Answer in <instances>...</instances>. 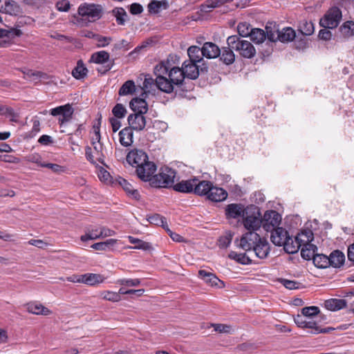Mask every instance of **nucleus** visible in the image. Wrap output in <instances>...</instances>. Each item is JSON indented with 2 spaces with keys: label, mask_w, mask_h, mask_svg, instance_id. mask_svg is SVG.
I'll return each mask as SVG.
<instances>
[{
  "label": "nucleus",
  "mask_w": 354,
  "mask_h": 354,
  "mask_svg": "<svg viewBox=\"0 0 354 354\" xmlns=\"http://www.w3.org/2000/svg\"><path fill=\"white\" fill-rule=\"evenodd\" d=\"M339 30L344 37H350L354 35V22L348 21L344 23Z\"/></svg>",
  "instance_id": "44"
},
{
  "label": "nucleus",
  "mask_w": 354,
  "mask_h": 354,
  "mask_svg": "<svg viewBox=\"0 0 354 354\" xmlns=\"http://www.w3.org/2000/svg\"><path fill=\"white\" fill-rule=\"evenodd\" d=\"M139 279H120L117 281V283L121 286L128 287H136L140 284Z\"/></svg>",
  "instance_id": "56"
},
{
  "label": "nucleus",
  "mask_w": 354,
  "mask_h": 354,
  "mask_svg": "<svg viewBox=\"0 0 354 354\" xmlns=\"http://www.w3.org/2000/svg\"><path fill=\"white\" fill-rule=\"evenodd\" d=\"M182 69L185 77L189 79L195 80L199 75L198 66L196 62L185 61L183 64Z\"/></svg>",
  "instance_id": "19"
},
{
  "label": "nucleus",
  "mask_w": 354,
  "mask_h": 354,
  "mask_svg": "<svg viewBox=\"0 0 354 354\" xmlns=\"http://www.w3.org/2000/svg\"><path fill=\"white\" fill-rule=\"evenodd\" d=\"M22 34V31L18 28L3 29L0 28V47H8L13 43V39L15 37H19Z\"/></svg>",
  "instance_id": "9"
},
{
  "label": "nucleus",
  "mask_w": 354,
  "mask_h": 354,
  "mask_svg": "<svg viewBox=\"0 0 354 354\" xmlns=\"http://www.w3.org/2000/svg\"><path fill=\"white\" fill-rule=\"evenodd\" d=\"M4 13L17 15L21 12L19 4L13 0H5Z\"/></svg>",
  "instance_id": "39"
},
{
  "label": "nucleus",
  "mask_w": 354,
  "mask_h": 354,
  "mask_svg": "<svg viewBox=\"0 0 354 354\" xmlns=\"http://www.w3.org/2000/svg\"><path fill=\"white\" fill-rule=\"evenodd\" d=\"M255 255L259 259H265L270 252V246L268 242L264 238H260L252 250Z\"/></svg>",
  "instance_id": "18"
},
{
  "label": "nucleus",
  "mask_w": 354,
  "mask_h": 354,
  "mask_svg": "<svg viewBox=\"0 0 354 354\" xmlns=\"http://www.w3.org/2000/svg\"><path fill=\"white\" fill-rule=\"evenodd\" d=\"M215 331L223 333H231L232 328L231 326L222 324H212Z\"/></svg>",
  "instance_id": "64"
},
{
  "label": "nucleus",
  "mask_w": 354,
  "mask_h": 354,
  "mask_svg": "<svg viewBox=\"0 0 354 354\" xmlns=\"http://www.w3.org/2000/svg\"><path fill=\"white\" fill-rule=\"evenodd\" d=\"M73 113L74 109L70 104L57 106L50 111V113L53 116L59 117L58 122L60 126L68 122L72 119Z\"/></svg>",
  "instance_id": "7"
},
{
  "label": "nucleus",
  "mask_w": 354,
  "mask_h": 354,
  "mask_svg": "<svg viewBox=\"0 0 354 354\" xmlns=\"http://www.w3.org/2000/svg\"><path fill=\"white\" fill-rule=\"evenodd\" d=\"M187 55L189 59L188 61L198 63L203 59V53L202 48L196 46H192L187 49Z\"/></svg>",
  "instance_id": "34"
},
{
  "label": "nucleus",
  "mask_w": 354,
  "mask_h": 354,
  "mask_svg": "<svg viewBox=\"0 0 354 354\" xmlns=\"http://www.w3.org/2000/svg\"><path fill=\"white\" fill-rule=\"evenodd\" d=\"M148 160L147 153L142 150L134 149L131 151L127 156V161L133 167L138 168L141 165Z\"/></svg>",
  "instance_id": "12"
},
{
  "label": "nucleus",
  "mask_w": 354,
  "mask_h": 354,
  "mask_svg": "<svg viewBox=\"0 0 354 354\" xmlns=\"http://www.w3.org/2000/svg\"><path fill=\"white\" fill-rule=\"evenodd\" d=\"M88 72L87 68L84 66V64L82 60H79L77 63V66L72 71L73 76L77 80L84 78Z\"/></svg>",
  "instance_id": "45"
},
{
  "label": "nucleus",
  "mask_w": 354,
  "mask_h": 354,
  "mask_svg": "<svg viewBox=\"0 0 354 354\" xmlns=\"http://www.w3.org/2000/svg\"><path fill=\"white\" fill-rule=\"evenodd\" d=\"M261 223V214L259 209L254 205L247 207L243 220L244 227L248 232L254 231L257 232L260 229Z\"/></svg>",
  "instance_id": "3"
},
{
  "label": "nucleus",
  "mask_w": 354,
  "mask_h": 354,
  "mask_svg": "<svg viewBox=\"0 0 354 354\" xmlns=\"http://www.w3.org/2000/svg\"><path fill=\"white\" fill-rule=\"evenodd\" d=\"M27 311L35 315H49L52 311L42 304L37 302L27 304Z\"/></svg>",
  "instance_id": "24"
},
{
  "label": "nucleus",
  "mask_w": 354,
  "mask_h": 354,
  "mask_svg": "<svg viewBox=\"0 0 354 354\" xmlns=\"http://www.w3.org/2000/svg\"><path fill=\"white\" fill-rule=\"evenodd\" d=\"M171 68L169 61L161 62L154 68V74L156 76V84L157 88L162 92L170 93L174 88L168 82V74Z\"/></svg>",
  "instance_id": "1"
},
{
  "label": "nucleus",
  "mask_w": 354,
  "mask_h": 354,
  "mask_svg": "<svg viewBox=\"0 0 354 354\" xmlns=\"http://www.w3.org/2000/svg\"><path fill=\"white\" fill-rule=\"evenodd\" d=\"M212 185V183L208 180H198L195 183L193 192L198 196H207Z\"/></svg>",
  "instance_id": "26"
},
{
  "label": "nucleus",
  "mask_w": 354,
  "mask_h": 354,
  "mask_svg": "<svg viewBox=\"0 0 354 354\" xmlns=\"http://www.w3.org/2000/svg\"><path fill=\"white\" fill-rule=\"evenodd\" d=\"M95 40H96V41L97 42V46L98 48H102L108 46L109 43L112 41V38L110 37H104L97 34Z\"/></svg>",
  "instance_id": "60"
},
{
  "label": "nucleus",
  "mask_w": 354,
  "mask_h": 354,
  "mask_svg": "<svg viewBox=\"0 0 354 354\" xmlns=\"http://www.w3.org/2000/svg\"><path fill=\"white\" fill-rule=\"evenodd\" d=\"M156 171V165L148 160L136 169V173L139 178L144 181H149L151 184V180Z\"/></svg>",
  "instance_id": "10"
},
{
  "label": "nucleus",
  "mask_w": 354,
  "mask_h": 354,
  "mask_svg": "<svg viewBox=\"0 0 354 354\" xmlns=\"http://www.w3.org/2000/svg\"><path fill=\"white\" fill-rule=\"evenodd\" d=\"M227 192L225 189L214 186L213 185L207 196V198L213 202L223 201L227 198Z\"/></svg>",
  "instance_id": "20"
},
{
  "label": "nucleus",
  "mask_w": 354,
  "mask_h": 354,
  "mask_svg": "<svg viewBox=\"0 0 354 354\" xmlns=\"http://www.w3.org/2000/svg\"><path fill=\"white\" fill-rule=\"evenodd\" d=\"M100 295L103 299L113 302H117L121 299L119 294L113 291H103L100 293Z\"/></svg>",
  "instance_id": "53"
},
{
  "label": "nucleus",
  "mask_w": 354,
  "mask_h": 354,
  "mask_svg": "<svg viewBox=\"0 0 354 354\" xmlns=\"http://www.w3.org/2000/svg\"><path fill=\"white\" fill-rule=\"evenodd\" d=\"M176 172L169 167L162 168L158 174L153 176L151 185L156 187H171L174 184Z\"/></svg>",
  "instance_id": "4"
},
{
  "label": "nucleus",
  "mask_w": 354,
  "mask_h": 354,
  "mask_svg": "<svg viewBox=\"0 0 354 354\" xmlns=\"http://www.w3.org/2000/svg\"><path fill=\"white\" fill-rule=\"evenodd\" d=\"M117 239H109L103 242H98L93 244L91 247L95 250L100 251H107L111 250L118 243Z\"/></svg>",
  "instance_id": "35"
},
{
  "label": "nucleus",
  "mask_w": 354,
  "mask_h": 354,
  "mask_svg": "<svg viewBox=\"0 0 354 354\" xmlns=\"http://www.w3.org/2000/svg\"><path fill=\"white\" fill-rule=\"evenodd\" d=\"M342 11L337 7L330 8L320 19L319 24L325 28H336L342 19Z\"/></svg>",
  "instance_id": "6"
},
{
  "label": "nucleus",
  "mask_w": 354,
  "mask_h": 354,
  "mask_svg": "<svg viewBox=\"0 0 354 354\" xmlns=\"http://www.w3.org/2000/svg\"><path fill=\"white\" fill-rule=\"evenodd\" d=\"M229 0H206L201 6V10L204 12H210L212 9L218 8Z\"/></svg>",
  "instance_id": "36"
},
{
  "label": "nucleus",
  "mask_w": 354,
  "mask_h": 354,
  "mask_svg": "<svg viewBox=\"0 0 354 354\" xmlns=\"http://www.w3.org/2000/svg\"><path fill=\"white\" fill-rule=\"evenodd\" d=\"M118 182L121 187L128 194H129L133 198H139L140 194L138 191L134 189L132 185L130 184L126 179L120 178Z\"/></svg>",
  "instance_id": "38"
},
{
  "label": "nucleus",
  "mask_w": 354,
  "mask_h": 354,
  "mask_svg": "<svg viewBox=\"0 0 354 354\" xmlns=\"http://www.w3.org/2000/svg\"><path fill=\"white\" fill-rule=\"evenodd\" d=\"M230 46L223 47L221 49V54L218 55L220 60L226 65H230L234 62L235 55Z\"/></svg>",
  "instance_id": "25"
},
{
  "label": "nucleus",
  "mask_w": 354,
  "mask_h": 354,
  "mask_svg": "<svg viewBox=\"0 0 354 354\" xmlns=\"http://www.w3.org/2000/svg\"><path fill=\"white\" fill-rule=\"evenodd\" d=\"M82 283L88 286H93L97 284L103 283L105 281V277L100 274L95 273H86L82 274Z\"/></svg>",
  "instance_id": "23"
},
{
  "label": "nucleus",
  "mask_w": 354,
  "mask_h": 354,
  "mask_svg": "<svg viewBox=\"0 0 354 354\" xmlns=\"http://www.w3.org/2000/svg\"><path fill=\"white\" fill-rule=\"evenodd\" d=\"M298 30L303 35L310 36L315 30L314 24L312 21H308L305 19L299 22Z\"/></svg>",
  "instance_id": "41"
},
{
  "label": "nucleus",
  "mask_w": 354,
  "mask_h": 354,
  "mask_svg": "<svg viewBox=\"0 0 354 354\" xmlns=\"http://www.w3.org/2000/svg\"><path fill=\"white\" fill-rule=\"evenodd\" d=\"M227 45L237 51L245 58H252L256 55L254 46L248 41L241 39L237 35L229 36L227 39Z\"/></svg>",
  "instance_id": "2"
},
{
  "label": "nucleus",
  "mask_w": 354,
  "mask_h": 354,
  "mask_svg": "<svg viewBox=\"0 0 354 354\" xmlns=\"http://www.w3.org/2000/svg\"><path fill=\"white\" fill-rule=\"evenodd\" d=\"M346 301L343 299H330L324 302V306L327 310L336 311L345 308Z\"/></svg>",
  "instance_id": "30"
},
{
  "label": "nucleus",
  "mask_w": 354,
  "mask_h": 354,
  "mask_svg": "<svg viewBox=\"0 0 354 354\" xmlns=\"http://www.w3.org/2000/svg\"><path fill=\"white\" fill-rule=\"evenodd\" d=\"M120 142L124 147H129L133 143V129L130 127H125L119 133Z\"/></svg>",
  "instance_id": "28"
},
{
  "label": "nucleus",
  "mask_w": 354,
  "mask_h": 354,
  "mask_svg": "<svg viewBox=\"0 0 354 354\" xmlns=\"http://www.w3.org/2000/svg\"><path fill=\"white\" fill-rule=\"evenodd\" d=\"M305 328L310 329V333L311 334L327 333L330 330H332V328H322L320 326H319L315 322L308 320L306 322V326H305Z\"/></svg>",
  "instance_id": "47"
},
{
  "label": "nucleus",
  "mask_w": 354,
  "mask_h": 354,
  "mask_svg": "<svg viewBox=\"0 0 354 354\" xmlns=\"http://www.w3.org/2000/svg\"><path fill=\"white\" fill-rule=\"evenodd\" d=\"M301 249V257L306 260L313 259L314 257L317 254H315L317 248L315 245L311 243H307L306 244H303L300 248Z\"/></svg>",
  "instance_id": "32"
},
{
  "label": "nucleus",
  "mask_w": 354,
  "mask_h": 354,
  "mask_svg": "<svg viewBox=\"0 0 354 354\" xmlns=\"http://www.w3.org/2000/svg\"><path fill=\"white\" fill-rule=\"evenodd\" d=\"M232 241V234L230 232L226 233L225 235L222 236L219 238L218 241V246L221 248H227Z\"/></svg>",
  "instance_id": "58"
},
{
  "label": "nucleus",
  "mask_w": 354,
  "mask_h": 354,
  "mask_svg": "<svg viewBox=\"0 0 354 354\" xmlns=\"http://www.w3.org/2000/svg\"><path fill=\"white\" fill-rule=\"evenodd\" d=\"M127 109L122 104H117L112 109V113L115 118L121 119L125 117Z\"/></svg>",
  "instance_id": "54"
},
{
  "label": "nucleus",
  "mask_w": 354,
  "mask_h": 354,
  "mask_svg": "<svg viewBox=\"0 0 354 354\" xmlns=\"http://www.w3.org/2000/svg\"><path fill=\"white\" fill-rule=\"evenodd\" d=\"M261 225L267 232H272L277 227L281 221V215L274 210L267 211L261 217Z\"/></svg>",
  "instance_id": "8"
},
{
  "label": "nucleus",
  "mask_w": 354,
  "mask_h": 354,
  "mask_svg": "<svg viewBox=\"0 0 354 354\" xmlns=\"http://www.w3.org/2000/svg\"><path fill=\"white\" fill-rule=\"evenodd\" d=\"M246 212V208L241 204L231 203L225 207V215L228 218H237L242 216H244Z\"/></svg>",
  "instance_id": "14"
},
{
  "label": "nucleus",
  "mask_w": 354,
  "mask_h": 354,
  "mask_svg": "<svg viewBox=\"0 0 354 354\" xmlns=\"http://www.w3.org/2000/svg\"><path fill=\"white\" fill-rule=\"evenodd\" d=\"M330 266L333 268L341 267L345 261V256L339 250H335L329 255Z\"/></svg>",
  "instance_id": "33"
},
{
  "label": "nucleus",
  "mask_w": 354,
  "mask_h": 354,
  "mask_svg": "<svg viewBox=\"0 0 354 354\" xmlns=\"http://www.w3.org/2000/svg\"><path fill=\"white\" fill-rule=\"evenodd\" d=\"M145 113H134L128 117L129 127L136 131H142L146 126Z\"/></svg>",
  "instance_id": "13"
},
{
  "label": "nucleus",
  "mask_w": 354,
  "mask_h": 354,
  "mask_svg": "<svg viewBox=\"0 0 354 354\" xmlns=\"http://www.w3.org/2000/svg\"><path fill=\"white\" fill-rule=\"evenodd\" d=\"M319 313V308L317 306H309L302 308L301 313L304 317H310Z\"/></svg>",
  "instance_id": "61"
},
{
  "label": "nucleus",
  "mask_w": 354,
  "mask_h": 354,
  "mask_svg": "<svg viewBox=\"0 0 354 354\" xmlns=\"http://www.w3.org/2000/svg\"><path fill=\"white\" fill-rule=\"evenodd\" d=\"M284 250L288 254H295L302 246L296 237L293 239L288 236L286 242L283 244Z\"/></svg>",
  "instance_id": "29"
},
{
  "label": "nucleus",
  "mask_w": 354,
  "mask_h": 354,
  "mask_svg": "<svg viewBox=\"0 0 354 354\" xmlns=\"http://www.w3.org/2000/svg\"><path fill=\"white\" fill-rule=\"evenodd\" d=\"M128 239L131 243L136 245L133 248L134 249H140V250H147L151 248L150 243L145 242L142 240H140L138 238L133 237L132 236H129Z\"/></svg>",
  "instance_id": "49"
},
{
  "label": "nucleus",
  "mask_w": 354,
  "mask_h": 354,
  "mask_svg": "<svg viewBox=\"0 0 354 354\" xmlns=\"http://www.w3.org/2000/svg\"><path fill=\"white\" fill-rule=\"evenodd\" d=\"M198 181L196 178L189 179L186 180H181L180 182L174 184L173 189L176 192L180 193H192L194 191V187L195 186V183Z\"/></svg>",
  "instance_id": "17"
},
{
  "label": "nucleus",
  "mask_w": 354,
  "mask_h": 354,
  "mask_svg": "<svg viewBox=\"0 0 354 354\" xmlns=\"http://www.w3.org/2000/svg\"><path fill=\"white\" fill-rule=\"evenodd\" d=\"M198 276L201 277L207 284L211 286H219V283H223L214 273L207 272L205 270H200L198 271Z\"/></svg>",
  "instance_id": "22"
},
{
  "label": "nucleus",
  "mask_w": 354,
  "mask_h": 354,
  "mask_svg": "<svg viewBox=\"0 0 354 354\" xmlns=\"http://www.w3.org/2000/svg\"><path fill=\"white\" fill-rule=\"evenodd\" d=\"M203 56L207 59H214L218 57L221 54V49L214 43L205 42L203 47Z\"/></svg>",
  "instance_id": "21"
},
{
  "label": "nucleus",
  "mask_w": 354,
  "mask_h": 354,
  "mask_svg": "<svg viewBox=\"0 0 354 354\" xmlns=\"http://www.w3.org/2000/svg\"><path fill=\"white\" fill-rule=\"evenodd\" d=\"M78 14L82 19L93 22L102 17V8L100 5L84 3L79 6Z\"/></svg>",
  "instance_id": "5"
},
{
  "label": "nucleus",
  "mask_w": 354,
  "mask_h": 354,
  "mask_svg": "<svg viewBox=\"0 0 354 354\" xmlns=\"http://www.w3.org/2000/svg\"><path fill=\"white\" fill-rule=\"evenodd\" d=\"M288 232L283 227H277L271 232V241L278 246H282L288 237Z\"/></svg>",
  "instance_id": "16"
},
{
  "label": "nucleus",
  "mask_w": 354,
  "mask_h": 354,
  "mask_svg": "<svg viewBox=\"0 0 354 354\" xmlns=\"http://www.w3.org/2000/svg\"><path fill=\"white\" fill-rule=\"evenodd\" d=\"M93 149L95 151V153L96 156V160L98 162L102 163L103 162V146L101 142L97 143L95 142H93Z\"/></svg>",
  "instance_id": "57"
},
{
  "label": "nucleus",
  "mask_w": 354,
  "mask_h": 354,
  "mask_svg": "<svg viewBox=\"0 0 354 354\" xmlns=\"http://www.w3.org/2000/svg\"><path fill=\"white\" fill-rule=\"evenodd\" d=\"M100 232V227H88L86 230L85 234L81 236L80 239L82 241H87L88 240H95L101 239Z\"/></svg>",
  "instance_id": "37"
},
{
  "label": "nucleus",
  "mask_w": 354,
  "mask_h": 354,
  "mask_svg": "<svg viewBox=\"0 0 354 354\" xmlns=\"http://www.w3.org/2000/svg\"><path fill=\"white\" fill-rule=\"evenodd\" d=\"M295 237L302 245L307 243H311L313 240V234L310 230H304Z\"/></svg>",
  "instance_id": "51"
},
{
  "label": "nucleus",
  "mask_w": 354,
  "mask_h": 354,
  "mask_svg": "<svg viewBox=\"0 0 354 354\" xmlns=\"http://www.w3.org/2000/svg\"><path fill=\"white\" fill-rule=\"evenodd\" d=\"M114 15L116 18V21L119 25H124L126 21V18L128 17L126 11L122 8H118L113 10Z\"/></svg>",
  "instance_id": "52"
},
{
  "label": "nucleus",
  "mask_w": 354,
  "mask_h": 354,
  "mask_svg": "<svg viewBox=\"0 0 354 354\" xmlns=\"http://www.w3.org/2000/svg\"><path fill=\"white\" fill-rule=\"evenodd\" d=\"M148 221L151 224L156 225H161L162 227L165 226V224H167L165 218L159 214H153L150 216L148 218Z\"/></svg>",
  "instance_id": "59"
},
{
  "label": "nucleus",
  "mask_w": 354,
  "mask_h": 354,
  "mask_svg": "<svg viewBox=\"0 0 354 354\" xmlns=\"http://www.w3.org/2000/svg\"><path fill=\"white\" fill-rule=\"evenodd\" d=\"M167 3L165 1H159L157 0H152L148 5V8L149 12H153L154 13H158L159 12V9L161 8L162 5H166Z\"/></svg>",
  "instance_id": "62"
},
{
  "label": "nucleus",
  "mask_w": 354,
  "mask_h": 354,
  "mask_svg": "<svg viewBox=\"0 0 354 354\" xmlns=\"http://www.w3.org/2000/svg\"><path fill=\"white\" fill-rule=\"evenodd\" d=\"M249 36L250 39L256 44H261L263 42L266 38V32L260 28L251 29V32Z\"/></svg>",
  "instance_id": "43"
},
{
  "label": "nucleus",
  "mask_w": 354,
  "mask_h": 354,
  "mask_svg": "<svg viewBox=\"0 0 354 354\" xmlns=\"http://www.w3.org/2000/svg\"><path fill=\"white\" fill-rule=\"evenodd\" d=\"M313 261L314 265L319 268H326L330 266L329 256L323 254H317Z\"/></svg>",
  "instance_id": "42"
},
{
  "label": "nucleus",
  "mask_w": 354,
  "mask_h": 354,
  "mask_svg": "<svg viewBox=\"0 0 354 354\" xmlns=\"http://www.w3.org/2000/svg\"><path fill=\"white\" fill-rule=\"evenodd\" d=\"M154 87H157L156 84V80H153L149 75L145 76V80L143 82V86L142 89L144 91V93L142 95H146L147 92L153 90Z\"/></svg>",
  "instance_id": "50"
},
{
  "label": "nucleus",
  "mask_w": 354,
  "mask_h": 354,
  "mask_svg": "<svg viewBox=\"0 0 354 354\" xmlns=\"http://www.w3.org/2000/svg\"><path fill=\"white\" fill-rule=\"evenodd\" d=\"M185 76L183 70L179 67H171L168 74V82L174 88V85L182 84Z\"/></svg>",
  "instance_id": "15"
},
{
  "label": "nucleus",
  "mask_w": 354,
  "mask_h": 354,
  "mask_svg": "<svg viewBox=\"0 0 354 354\" xmlns=\"http://www.w3.org/2000/svg\"><path fill=\"white\" fill-rule=\"evenodd\" d=\"M260 238L261 236L256 232H247L242 235L239 246L245 251L252 250Z\"/></svg>",
  "instance_id": "11"
},
{
  "label": "nucleus",
  "mask_w": 354,
  "mask_h": 354,
  "mask_svg": "<svg viewBox=\"0 0 354 354\" xmlns=\"http://www.w3.org/2000/svg\"><path fill=\"white\" fill-rule=\"evenodd\" d=\"M109 53L105 50H101L92 54L90 61L91 62L102 64L109 60Z\"/></svg>",
  "instance_id": "40"
},
{
  "label": "nucleus",
  "mask_w": 354,
  "mask_h": 354,
  "mask_svg": "<svg viewBox=\"0 0 354 354\" xmlns=\"http://www.w3.org/2000/svg\"><path fill=\"white\" fill-rule=\"evenodd\" d=\"M228 257L243 265L251 263V260L245 253H237L234 251H231L228 254Z\"/></svg>",
  "instance_id": "48"
},
{
  "label": "nucleus",
  "mask_w": 354,
  "mask_h": 354,
  "mask_svg": "<svg viewBox=\"0 0 354 354\" xmlns=\"http://www.w3.org/2000/svg\"><path fill=\"white\" fill-rule=\"evenodd\" d=\"M136 91V85L133 80L125 82L119 90L120 95H127L133 94Z\"/></svg>",
  "instance_id": "46"
},
{
  "label": "nucleus",
  "mask_w": 354,
  "mask_h": 354,
  "mask_svg": "<svg viewBox=\"0 0 354 354\" xmlns=\"http://www.w3.org/2000/svg\"><path fill=\"white\" fill-rule=\"evenodd\" d=\"M295 37V31L290 27L284 28L281 30H277V38L281 42L291 41Z\"/></svg>",
  "instance_id": "31"
},
{
  "label": "nucleus",
  "mask_w": 354,
  "mask_h": 354,
  "mask_svg": "<svg viewBox=\"0 0 354 354\" xmlns=\"http://www.w3.org/2000/svg\"><path fill=\"white\" fill-rule=\"evenodd\" d=\"M237 31L239 36L242 37H248L250 35V26L246 22L239 23L237 26Z\"/></svg>",
  "instance_id": "55"
},
{
  "label": "nucleus",
  "mask_w": 354,
  "mask_h": 354,
  "mask_svg": "<svg viewBox=\"0 0 354 354\" xmlns=\"http://www.w3.org/2000/svg\"><path fill=\"white\" fill-rule=\"evenodd\" d=\"M132 47L130 42L126 39H122L113 45V50H128Z\"/></svg>",
  "instance_id": "63"
},
{
  "label": "nucleus",
  "mask_w": 354,
  "mask_h": 354,
  "mask_svg": "<svg viewBox=\"0 0 354 354\" xmlns=\"http://www.w3.org/2000/svg\"><path fill=\"white\" fill-rule=\"evenodd\" d=\"M131 109L135 113H145L148 110L147 103L141 97H135L129 103Z\"/></svg>",
  "instance_id": "27"
}]
</instances>
